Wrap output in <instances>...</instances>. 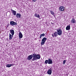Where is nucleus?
<instances>
[{"label": "nucleus", "instance_id": "10", "mask_svg": "<svg viewBox=\"0 0 76 76\" xmlns=\"http://www.w3.org/2000/svg\"><path fill=\"white\" fill-rule=\"evenodd\" d=\"M59 10L60 11H64V7L63 6H61L59 7Z\"/></svg>", "mask_w": 76, "mask_h": 76}, {"label": "nucleus", "instance_id": "23", "mask_svg": "<svg viewBox=\"0 0 76 76\" xmlns=\"http://www.w3.org/2000/svg\"><path fill=\"white\" fill-rule=\"evenodd\" d=\"M33 2H35L37 1V0H32Z\"/></svg>", "mask_w": 76, "mask_h": 76}, {"label": "nucleus", "instance_id": "1", "mask_svg": "<svg viewBox=\"0 0 76 76\" xmlns=\"http://www.w3.org/2000/svg\"><path fill=\"white\" fill-rule=\"evenodd\" d=\"M41 58V56L39 55H37L35 53L33 54V58L32 59V61H34V60H37L38 59H40Z\"/></svg>", "mask_w": 76, "mask_h": 76}, {"label": "nucleus", "instance_id": "18", "mask_svg": "<svg viewBox=\"0 0 76 76\" xmlns=\"http://www.w3.org/2000/svg\"><path fill=\"white\" fill-rule=\"evenodd\" d=\"M9 39L10 40H11V39H12V37H13V35H12L11 34H10V33L9 34Z\"/></svg>", "mask_w": 76, "mask_h": 76}, {"label": "nucleus", "instance_id": "6", "mask_svg": "<svg viewBox=\"0 0 76 76\" xmlns=\"http://www.w3.org/2000/svg\"><path fill=\"white\" fill-rule=\"evenodd\" d=\"M52 35L53 38H54V37H57L58 36L57 32L55 31L54 33L52 34Z\"/></svg>", "mask_w": 76, "mask_h": 76}, {"label": "nucleus", "instance_id": "24", "mask_svg": "<svg viewBox=\"0 0 76 76\" xmlns=\"http://www.w3.org/2000/svg\"><path fill=\"white\" fill-rule=\"evenodd\" d=\"M51 24H52V25H53V24H54V23H52V22H51Z\"/></svg>", "mask_w": 76, "mask_h": 76}, {"label": "nucleus", "instance_id": "16", "mask_svg": "<svg viewBox=\"0 0 76 76\" xmlns=\"http://www.w3.org/2000/svg\"><path fill=\"white\" fill-rule=\"evenodd\" d=\"M22 15L20 14L17 13L16 15V17L17 18H20V16H21Z\"/></svg>", "mask_w": 76, "mask_h": 76}, {"label": "nucleus", "instance_id": "22", "mask_svg": "<svg viewBox=\"0 0 76 76\" xmlns=\"http://www.w3.org/2000/svg\"><path fill=\"white\" fill-rule=\"evenodd\" d=\"M65 63H66V60H64L63 62V64H65Z\"/></svg>", "mask_w": 76, "mask_h": 76}, {"label": "nucleus", "instance_id": "8", "mask_svg": "<svg viewBox=\"0 0 76 76\" xmlns=\"http://www.w3.org/2000/svg\"><path fill=\"white\" fill-rule=\"evenodd\" d=\"M48 64H53V60H52V59L50 58L48 59Z\"/></svg>", "mask_w": 76, "mask_h": 76}, {"label": "nucleus", "instance_id": "7", "mask_svg": "<svg viewBox=\"0 0 76 76\" xmlns=\"http://www.w3.org/2000/svg\"><path fill=\"white\" fill-rule=\"evenodd\" d=\"M34 54H33L32 55H31L28 56L27 57V60H31Z\"/></svg>", "mask_w": 76, "mask_h": 76}, {"label": "nucleus", "instance_id": "17", "mask_svg": "<svg viewBox=\"0 0 76 76\" xmlns=\"http://www.w3.org/2000/svg\"><path fill=\"white\" fill-rule=\"evenodd\" d=\"M70 26H67V27H66V30L68 31V30H70Z\"/></svg>", "mask_w": 76, "mask_h": 76}, {"label": "nucleus", "instance_id": "14", "mask_svg": "<svg viewBox=\"0 0 76 76\" xmlns=\"http://www.w3.org/2000/svg\"><path fill=\"white\" fill-rule=\"evenodd\" d=\"M15 64H7L6 65L7 67H10L11 66H14Z\"/></svg>", "mask_w": 76, "mask_h": 76}, {"label": "nucleus", "instance_id": "9", "mask_svg": "<svg viewBox=\"0 0 76 76\" xmlns=\"http://www.w3.org/2000/svg\"><path fill=\"white\" fill-rule=\"evenodd\" d=\"M11 11L12 12V13L14 15V16H16V11L12 10V9H11Z\"/></svg>", "mask_w": 76, "mask_h": 76}, {"label": "nucleus", "instance_id": "3", "mask_svg": "<svg viewBox=\"0 0 76 76\" xmlns=\"http://www.w3.org/2000/svg\"><path fill=\"white\" fill-rule=\"evenodd\" d=\"M47 39L46 38V37H44V38H43L42 40V42H41V45H44V44H45V42L46 41V40Z\"/></svg>", "mask_w": 76, "mask_h": 76}, {"label": "nucleus", "instance_id": "13", "mask_svg": "<svg viewBox=\"0 0 76 76\" xmlns=\"http://www.w3.org/2000/svg\"><path fill=\"white\" fill-rule=\"evenodd\" d=\"M34 17H36V18H40V16L39 15L35 13L34 15Z\"/></svg>", "mask_w": 76, "mask_h": 76}, {"label": "nucleus", "instance_id": "2", "mask_svg": "<svg viewBox=\"0 0 76 76\" xmlns=\"http://www.w3.org/2000/svg\"><path fill=\"white\" fill-rule=\"evenodd\" d=\"M57 33L58 35H61L62 34V30L61 28L57 29Z\"/></svg>", "mask_w": 76, "mask_h": 76}, {"label": "nucleus", "instance_id": "19", "mask_svg": "<svg viewBox=\"0 0 76 76\" xmlns=\"http://www.w3.org/2000/svg\"><path fill=\"white\" fill-rule=\"evenodd\" d=\"M50 12L52 14V15H53V16H55V14H54V12L53 11H52L50 10Z\"/></svg>", "mask_w": 76, "mask_h": 76}, {"label": "nucleus", "instance_id": "12", "mask_svg": "<svg viewBox=\"0 0 76 76\" xmlns=\"http://www.w3.org/2000/svg\"><path fill=\"white\" fill-rule=\"evenodd\" d=\"M71 23H76V20L74 18H72L70 21Z\"/></svg>", "mask_w": 76, "mask_h": 76}, {"label": "nucleus", "instance_id": "21", "mask_svg": "<svg viewBox=\"0 0 76 76\" xmlns=\"http://www.w3.org/2000/svg\"><path fill=\"white\" fill-rule=\"evenodd\" d=\"M48 60H46L45 61V63L46 64H47V63H48Z\"/></svg>", "mask_w": 76, "mask_h": 76}, {"label": "nucleus", "instance_id": "4", "mask_svg": "<svg viewBox=\"0 0 76 76\" xmlns=\"http://www.w3.org/2000/svg\"><path fill=\"white\" fill-rule=\"evenodd\" d=\"M10 25L11 26H14V25L16 26V25H17V23H16L13 21H11L10 23Z\"/></svg>", "mask_w": 76, "mask_h": 76}, {"label": "nucleus", "instance_id": "11", "mask_svg": "<svg viewBox=\"0 0 76 76\" xmlns=\"http://www.w3.org/2000/svg\"><path fill=\"white\" fill-rule=\"evenodd\" d=\"M10 33L12 35H14V34H15V31L13 29H11L10 31Z\"/></svg>", "mask_w": 76, "mask_h": 76}, {"label": "nucleus", "instance_id": "15", "mask_svg": "<svg viewBox=\"0 0 76 76\" xmlns=\"http://www.w3.org/2000/svg\"><path fill=\"white\" fill-rule=\"evenodd\" d=\"M19 38L20 39L22 38V37H23V35H22V34L21 32H20L19 33Z\"/></svg>", "mask_w": 76, "mask_h": 76}, {"label": "nucleus", "instance_id": "5", "mask_svg": "<svg viewBox=\"0 0 76 76\" xmlns=\"http://www.w3.org/2000/svg\"><path fill=\"white\" fill-rule=\"evenodd\" d=\"M47 73H48V75H51V73H52V67L50 68V69H48Z\"/></svg>", "mask_w": 76, "mask_h": 76}, {"label": "nucleus", "instance_id": "20", "mask_svg": "<svg viewBox=\"0 0 76 76\" xmlns=\"http://www.w3.org/2000/svg\"><path fill=\"white\" fill-rule=\"evenodd\" d=\"M44 36H45V34H44V33L41 34L40 36V38H41V37H44Z\"/></svg>", "mask_w": 76, "mask_h": 76}]
</instances>
